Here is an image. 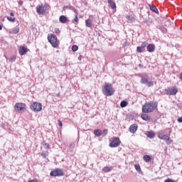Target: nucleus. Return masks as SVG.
Returning a JSON list of instances; mask_svg holds the SVG:
<instances>
[{
  "instance_id": "obj_1",
  "label": "nucleus",
  "mask_w": 182,
  "mask_h": 182,
  "mask_svg": "<svg viewBox=\"0 0 182 182\" xmlns=\"http://www.w3.org/2000/svg\"><path fill=\"white\" fill-rule=\"evenodd\" d=\"M141 80L140 83L141 85H145L147 87H153L154 86V82L151 80V78L147 74H141L140 75Z\"/></svg>"
},
{
  "instance_id": "obj_2",
  "label": "nucleus",
  "mask_w": 182,
  "mask_h": 182,
  "mask_svg": "<svg viewBox=\"0 0 182 182\" xmlns=\"http://www.w3.org/2000/svg\"><path fill=\"white\" fill-rule=\"evenodd\" d=\"M102 93L105 96H113L114 95V90L112 83L105 82V85L102 86Z\"/></svg>"
},
{
  "instance_id": "obj_3",
  "label": "nucleus",
  "mask_w": 182,
  "mask_h": 182,
  "mask_svg": "<svg viewBox=\"0 0 182 182\" xmlns=\"http://www.w3.org/2000/svg\"><path fill=\"white\" fill-rule=\"evenodd\" d=\"M156 107H157V104H156V102H146L142 107V112L143 113H151V112H154Z\"/></svg>"
},
{
  "instance_id": "obj_4",
  "label": "nucleus",
  "mask_w": 182,
  "mask_h": 182,
  "mask_svg": "<svg viewBox=\"0 0 182 182\" xmlns=\"http://www.w3.org/2000/svg\"><path fill=\"white\" fill-rule=\"evenodd\" d=\"M158 137L159 139H161V140H164L166 141V144L170 145L171 143H173V140L170 138V135L166 134L164 132H161L158 133Z\"/></svg>"
},
{
  "instance_id": "obj_5",
  "label": "nucleus",
  "mask_w": 182,
  "mask_h": 182,
  "mask_svg": "<svg viewBox=\"0 0 182 182\" xmlns=\"http://www.w3.org/2000/svg\"><path fill=\"white\" fill-rule=\"evenodd\" d=\"M48 39L53 48H58V37L55 35L51 34L48 37Z\"/></svg>"
},
{
  "instance_id": "obj_6",
  "label": "nucleus",
  "mask_w": 182,
  "mask_h": 182,
  "mask_svg": "<svg viewBox=\"0 0 182 182\" xmlns=\"http://www.w3.org/2000/svg\"><path fill=\"white\" fill-rule=\"evenodd\" d=\"M30 109L33 112H41L42 110V104L37 102H33L30 106Z\"/></svg>"
},
{
  "instance_id": "obj_7",
  "label": "nucleus",
  "mask_w": 182,
  "mask_h": 182,
  "mask_svg": "<svg viewBox=\"0 0 182 182\" xmlns=\"http://www.w3.org/2000/svg\"><path fill=\"white\" fill-rule=\"evenodd\" d=\"M15 110L21 113V112H25L26 109V105L23 102H17L14 106Z\"/></svg>"
},
{
  "instance_id": "obj_8",
  "label": "nucleus",
  "mask_w": 182,
  "mask_h": 182,
  "mask_svg": "<svg viewBox=\"0 0 182 182\" xmlns=\"http://www.w3.org/2000/svg\"><path fill=\"white\" fill-rule=\"evenodd\" d=\"M50 176H52L53 177H60L65 176V172H63V170L60 168H56L50 173Z\"/></svg>"
},
{
  "instance_id": "obj_9",
  "label": "nucleus",
  "mask_w": 182,
  "mask_h": 182,
  "mask_svg": "<svg viewBox=\"0 0 182 182\" xmlns=\"http://www.w3.org/2000/svg\"><path fill=\"white\" fill-rule=\"evenodd\" d=\"M122 141H120V139L115 137L109 144V147L114 148L118 147L120 146V144Z\"/></svg>"
},
{
  "instance_id": "obj_10",
  "label": "nucleus",
  "mask_w": 182,
  "mask_h": 182,
  "mask_svg": "<svg viewBox=\"0 0 182 182\" xmlns=\"http://www.w3.org/2000/svg\"><path fill=\"white\" fill-rule=\"evenodd\" d=\"M166 94L169 96H175V95H177V92H178V90L176 88V87H173L171 89L165 90Z\"/></svg>"
},
{
  "instance_id": "obj_11",
  "label": "nucleus",
  "mask_w": 182,
  "mask_h": 182,
  "mask_svg": "<svg viewBox=\"0 0 182 182\" xmlns=\"http://www.w3.org/2000/svg\"><path fill=\"white\" fill-rule=\"evenodd\" d=\"M36 12L38 15H43L45 14V7L41 5L37 6Z\"/></svg>"
},
{
  "instance_id": "obj_12",
  "label": "nucleus",
  "mask_w": 182,
  "mask_h": 182,
  "mask_svg": "<svg viewBox=\"0 0 182 182\" xmlns=\"http://www.w3.org/2000/svg\"><path fill=\"white\" fill-rule=\"evenodd\" d=\"M138 127H139V126H137L136 124H134L129 127V130L130 133H132V134H134V133H136V132H137Z\"/></svg>"
},
{
  "instance_id": "obj_13",
  "label": "nucleus",
  "mask_w": 182,
  "mask_h": 182,
  "mask_svg": "<svg viewBox=\"0 0 182 182\" xmlns=\"http://www.w3.org/2000/svg\"><path fill=\"white\" fill-rule=\"evenodd\" d=\"M146 49L149 53H153V52L156 50V46H154V44H149L146 47Z\"/></svg>"
},
{
  "instance_id": "obj_14",
  "label": "nucleus",
  "mask_w": 182,
  "mask_h": 182,
  "mask_svg": "<svg viewBox=\"0 0 182 182\" xmlns=\"http://www.w3.org/2000/svg\"><path fill=\"white\" fill-rule=\"evenodd\" d=\"M146 135L149 139H154V137H156V134L153 131L147 132Z\"/></svg>"
},
{
  "instance_id": "obj_15",
  "label": "nucleus",
  "mask_w": 182,
  "mask_h": 182,
  "mask_svg": "<svg viewBox=\"0 0 182 182\" xmlns=\"http://www.w3.org/2000/svg\"><path fill=\"white\" fill-rule=\"evenodd\" d=\"M19 33V28L16 26L11 29V31H9V33H13L14 35H16V33Z\"/></svg>"
},
{
  "instance_id": "obj_16",
  "label": "nucleus",
  "mask_w": 182,
  "mask_h": 182,
  "mask_svg": "<svg viewBox=\"0 0 182 182\" xmlns=\"http://www.w3.org/2000/svg\"><path fill=\"white\" fill-rule=\"evenodd\" d=\"M141 118L142 120H144L145 122H150V117L147 114H142L141 115Z\"/></svg>"
},
{
  "instance_id": "obj_17",
  "label": "nucleus",
  "mask_w": 182,
  "mask_h": 182,
  "mask_svg": "<svg viewBox=\"0 0 182 182\" xmlns=\"http://www.w3.org/2000/svg\"><path fill=\"white\" fill-rule=\"evenodd\" d=\"M92 25L93 23H92V20H90V18L85 20V26H87V28H92Z\"/></svg>"
},
{
  "instance_id": "obj_18",
  "label": "nucleus",
  "mask_w": 182,
  "mask_h": 182,
  "mask_svg": "<svg viewBox=\"0 0 182 182\" xmlns=\"http://www.w3.org/2000/svg\"><path fill=\"white\" fill-rule=\"evenodd\" d=\"M19 53L21 55H26V53L28 52L26 50V48L25 47H21L19 50H18Z\"/></svg>"
},
{
  "instance_id": "obj_19",
  "label": "nucleus",
  "mask_w": 182,
  "mask_h": 182,
  "mask_svg": "<svg viewBox=\"0 0 182 182\" xmlns=\"http://www.w3.org/2000/svg\"><path fill=\"white\" fill-rule=\"evenodd\" d=\"M143 160L144 161H145L146 163H149V161H151V156L149 155H144L143 156Z\"/></svg>"
},
{
  "instance_id": "obj_20",
  "label": "nucleus",
  "mask_w": 182,
  "mask_h": 182,
  "mask_svg": "<svg viewBox=\"0 0 182 182\" xmlns=\"http://www.w3.org/2000/svg\"><path fill=\"white\" fill-rule=\"evenodd\" d=\"M59 21L61 23H66V22H68V18H66L65 16H60Z\"/></svg>"
},
{
  "instance_id": "obj_21",
  "label": "nucleus",
  "mask_w": 182,
  "mask_h": 182,
  "mask_svg": "<svg viewBox=\"0 0 182 182\" xmlns=\"http://www.w3.org/2000/svg\"><path fill=\"white\" fill-rule=\"evenodd\" d=\"M108 4L111 6L112 9H116V3L113 0H108Z\"/></svg>"
},
{
  "instance_id": "obj_22",
  "label": "nucleus",
  "mask_w": 182,
  "mask_h": 182,
  "mask_svg": "<svg viewBox=\"0 0 182 182\" xmlns=\"http://www.w3.org/2000/svg\"><path fill=\"white\" fill-rule=\"evenodd\" d=\"M94 134L95 136H97V137H100V136H102V130H100V129H95L94 131Z\"/></svg>"
},
{
  "instance_id": "obj_23",
  "label": "nucleus",
  "mask_w": 182,
  "mask_h": 182,
  "mask_svg": "<svg viewBox=\"0 0 182 182\" xmlns=\"http://www.w3.org/2000/svg\"><path fill=\"white\" fill-rule=\"evenodd\" d=\"M149 8L152 12H159V10L157 9L156 6L149 5Z\"/></svg>"
},
{
  "instance_id": "obj_24",
  "label": "nucleus",
  "mask_w": 182,
  "mask_h": 182,
  "mask_svg": "<svg viewBox=\"0 0 182 182\" xmlns=\"http://www.w3.org/2000/svg\"><path fill=\"white\" fill-rule=\"evenodd\" d=\"M134 167H135V170L136 171H138V173H141V168H140V165L139 164H135Z\"/></svg>"
},
{
  "instance_id": "obj_25",
  "label": "nucleus",
  "mask_w": 182,
  "mask_h": 182,
  "mask_svg": "<svg viewBox=\"0 0 182 182\" xmlns=\"http://www.w3.org/2000/svg\"><path fill=\"white\" fill-rule=\"evenodd\" d=\"M128 103L127 101H122L121 103H120V106L121 107H126V106H127Z\"/></svg>"
},
{
  "instance_id": "obj_26",
  "label": "nucleus",
  "mask_w": 182,
  "mask_h": 182,
  "mask_svg": "<svg viewBox=\"0 0 182 182\" xmlns=\"http://www.w3.org/2000/svg\"><path fill=\"white\" fill-rule=\"evenodd\" d=\"M103 171H105V173H109V171H112V168L105 166L103 168Z\"/></svg>"
},
{
  "instance_id": "obj_27",
  "label": "nucleus",
  "mask_w": 182,
  "mask_h": 182,
  "mask_svg": "<svg viewBox=\"0 0 182 182\" xmlns=\"http://www.w3.org/2000/svg\"><path fill=\"white\" fill-rule=\"evenodd\" d=\"M41 156L43 157V159H46V157L48 156V151H43L41 153Z\"/></svg>"
},
{
  "instance_id": "obj_28",
  "label": "nucleus",
  "mask_w": 182,
  "mask_h": 182,
  "mask_svg": "<svg viewBox=\"0 0 182 182\" xmlns=\"http://www.w3.org/2000/svg\"><path fill=\"white\" fill-rule=\"evenodd\" d=\"M78 49H79V47H77V46H76V45H74L72 46L73 52H76Z\"/></svg>"
},
{
  "instance_id": "obj_29",
  "label": "nucleus",
  "mask_w": 182,
  "mask_h": 182,
  "mask_svg": "<svg viewBox=\"0 0 182 182\" xmlns=\"http://www.w3.org/2000/svg\"><path fill=\"white\" fill-rule=\"evenodd\" d=\"M147 45H149V43L147 42H143L141 44V47L142 49H144V48H146V46H147Z\"/></svg>"
},
{
  "instance_id": "obj_30",
  "label": "nucleus",
  "mask_w": 182,
  "mask_h": 182,
  "mask_svg": "<svg viewBox=\"0 0 182 182\" xmlns=\"http://www.w3.org/2000/svg\"><path fill=\"white\" fill-rule=\"evenodd\" d=\"M142 49H143V48H142L141 46H138V47L136 48V52H139V53H143Z\"/></svg>"
},
{
  "instance_id": "obj_31",
  "label": "nucleus",
  "mask_w": 182,
  "mask_h": 182,
  "mask_svg": "<svg viewBox=\"0 0 182 182\" xmlns=\"http://www.w3.org/2000/svg\"><path fill=\"white\" fill-rule=\"evenodd\" d=\"M68 9H70V11H73V12L76 14V9H75V6H68Z\"/></svg>"
},
{
  "instance_id": "obj_32",
  "label": "nucleus",
  "mask_w": 182,
  "mask_h": 182,
  "mask_svg": "<svg viewBox=\"0 0 182 182\" xmlns=\"http://www.w3.org/2000/svg\"><path fill=\"white\" fill-rule=\"evenodd\" d=\"M8 21H9V22H15V18L14 17H7Z\"/></svg>"
},
{
  "instance_id": "obj_33",
  "label": "nucleus",
  "mask_w": 182,
  "mask_h": 182,
  "mask_svg": "<svg viewBox=\"0 0 182 182\" xmlns=\"http://www.w3.org/2000/svg\"><path fill=\"white\" fill-rule=\"evenodd\" d=\"M11 63L13 62H15V60H16V56L15 55H13L10 58V60H9Z\"/></svg>"
},
{
  "instance_id": "obj_34",
  "label": "nucleus",
  "mask_w": 182,
  "mask_h": 182,
  "mask_svg": "<svg viewBox=\"0 0 182 182\" xmlns=\"http://www.w3.org/2000/svg\"><path fill=\"white\" fill-rule=\"evenodd\" d=\"M161 32H163V33H167V28L163 27L161 28Z\"/></svg>"
},
{
  "instance_id": "obj_35",
  "label": "nucleus",
  "mask_w": 182,
  "mask_h": 182,
  "mask_svg": "<svg viewBox=\"0 0 182 182\" xmlns=\"http://www.w3.org/2000/svg\"><path fill=\"white\" fill-rule=\"evenodd\" d=\"M164 182H176V181H174L171 178H167L164 181Z\"/></svg>"
},
{
  "instance_id": "obj_36",
  "label": "nucleus",
  "mask_w": 182,
  "mask_h": 182,
  "mask_svg": "<svg viewBox=\"0 0 182 182\" xmlns=\"http://www.w3.org/2000/svg\"><path fill=\"white\" fill-rule=\"evenodd\" d=\"M43 146L46 149H49V144L47 143H43Z\"/></svg>"
},
{
  "instance_id": "obj_37",
  "label": "nucleus",
  "mask_w": 182,
  "mask_h": 182,
  "mask_svg": "<svg viewBox=\"0 0 182 182\" xmlns=\"http://www.w3.org/2000/svg\"><path fill=\"white\" fill-rule=\"evenodd\" d=\"M107 129H104L102 132V136H106L107 134Z\"/></svg>"
},
{
  "instance_id": "obj_38",
  "label": "nucleus",
  "mask_w": 182,
  "mask_h": 182,
  "mask_svg": "<svg viewBox=\"0 0 182 182\" xmlns=\"http://www.w3.org/2000/svg\"><path fill=\"white\" fill-rule=\"evenodd\" d=\"M74 21H75V22H79V18H77V14H76L75 15V18H74Z\"/></svg>"
},
{
  "instance_id": "obj_39",
  "label": "nucleus",
  "mask_w": 182,
  "mask_h": 182,
  "mask_svg": "<svg viewBox=\"0 0 182 182\" xmlns=\"http://www.w3.org/2000/svg\"><path fill=\"white\" fill-rule=\"evenodd\" d=\"M58 126H60V127H62L63 126L62 121L58 120Z\"/></svg>"
},
{
  "instance_id": "obj_40",
  "label": "nucleus",
  "mask_w": 182,
  "mask_h": 182,
  "mask_svg": "<svg viewBox=\"0 0 182 182\" xmlns=\"http://www.w3.org/2000/svg\"><path fill=\"white\" fill-rule=\"evenodd\" d=\"M127 18L128 19V21H130L132 22V21H133V18L130 17V16H127Z\"/></svg>"
},
{
  "instance_id": "obj_41",
  "label": "nucleus",
  "mask_w": 182,
  "mask_h": 182,
  "mask_svg": "<svg viewBox=\"0 0 182 182\" xmlns=\"http://www.w3.org/2000/svg\"><path fill=\"white\" fill-rule=\"evenodd\" d=\"M178 123H182V117L178 118Z\"/></svg>"
},
{
  "instance_id": "obj_42",
  "label": "nucleus",
  "mask_w": 182,
  "mask_h": 182,
  "mask_svg": "<svg viewBox=\"0 0 182 182\" xmlns=\"http://www.w3.org/2000/svg\"><path fill=\"white\" fill-rule=\"evenodd\" d=\"M55 33H60L59 28H55Z\"/></svg>"
},
{
  "instance_id": "obj_43",
  "label": "nucleus",
  "mask_w": 182,
  "mask_h": 182,
  "mask_svg": "<svg viewBox=\"0 0 182 182\" xmlns=\"http://www.w3.org/2000/svg\"><path fill=\"white\" fill-rule=\"evenodd\" d=\"M180 79H181V80H182V73L180 75Z\"/></svg>"
},
{
  "instance_id": "obj_44",
  "label": "nucleus",
  "mask_w": 182,
  "mask_h": 182,
  "mask_svg": "<svg viewBox=\"0 0 182 182\" xmlns=\"http://www.w3.org/2000/svg\"><path fill=\"white\" fill-rule=\"evenodd\" d=\"M10 15H11V16H14L15 14H14V13H11Z\"/></svg>"
},
{
  "instance_id": "obj_45",
  "label": "nucleus",
  "mask_w": 182,
  "mask_h": 182,
  "mask_svg": "<svg viewBox=\"0 0 182 182\" xmlns=\"http://www.w3.org/2000/svg\"><path fill=\"white\" fill-rule=\"evenodd\" d=\"M0 31H2V26L0 24Z\"/></svg>"
},
{
  "instance_id": "obj_46",
  "label": "nucleus",
  "mask_w": 182,
  "mask_h": 182,
  "mask_svg": "<svg viewBox=\"0 0 182 182\" xmlns=\"http://www.w3.org/2000/svg\"><path fill=\"white\" fill-rule=\"evenodd\" d=\"M28 182H35V181L31 180V181H28Z\"/></svg>"
},
{
  "instance_id": "obj_47",
  "label": "nucleus",
  "mask_w": 182,
  "mask_h": 182,
  "mask_svg": "<svg viewBox=\"0 0 182 182\" xmlns=\"http://www.w3.org/2000/svg\"><path fill=\"white\" fill-rule=\"evenodd\" d=\"M19 4H20V5H22V2H21V1H20V2H19Z\"/></svg>"
}]
</instances>
